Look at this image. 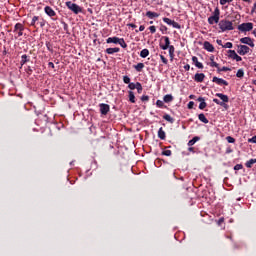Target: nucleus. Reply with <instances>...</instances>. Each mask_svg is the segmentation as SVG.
<instances>
[{"instance_id":"nucleus-14","label":"nucleus","mask_w":256,"mask_h":256,"mask_svg":"<svg viewBox=\"0 0 256 256\" xmlns=\"http://www.w3.org/2000/svg\"><path fill=\"white\" fill-rule=\"evenodd\" d=\"M109 104H100L101 115H107L109 113Z\"/></svg>"},{"instance_id":"nucleus-42","label":"nucleus","mask_w":256,"mask_h":256,"mask_svg":"<svg viewBox=\"0 0 256 256\" xmlns=\"http://www.w3.org/2000/svg\"><path fill=\"white\" fill-rule=\"evenodd\" d=\"M227 3H233V0H220V5H227Z\"/></svg>"},{"instance_id":"nucleus-6","label":"nucleus","mask_w":256,"mask_h":256,"mask_svg":"<svg viewBox=\"0 0 256 256\" xmlns=\"http://www.w3.org/2000/svg\"><path fill=\"white\" fill-rule=\"evenodd\" d=\"M23 31H25V26L21 23H16L14 26V33L17 34L16 39H18V37H23Z\"/></svg>"},{"instance_id":"nucleus-21","label":"nucleus","mask_w":256,"mask_h":256,"mask_svg":"<svg viewBox=\"0 0 256 256\" xmlns=\"http://www.w3.org/2000/svg\"><path fill=\"white\" fill-rule=\"evenodd\" d=\"M158 137L159 139H161L162 141L165 140L166 134H165V130H163V127H161L158 130Z\"/></svg>"},{"instance_id":"nucleus-18","label":"nucleus","mask_w":256,"mask_h":256,"mask_svg":"<svg viewBox=\"0 0 256 256\" xmlns=\"http://www.w3.org/2000/svg\"><path fill=\"white\" fill-rule=\"evenodd\" d=\"M198 101L200 102L199 109L203 110L205 109V107H207V102H205V98L199 97Z\"/></svg>"},{"instance_id":"nucleus-62","label":"nucleus","mask_w":256,"mask_h":256,"mask_svg":"<svg viewBox=\"0 0 256 256\" xmlns=\"http://www.w3.org/2000/svg\"><path fill=\"white\" fill-rule=\"evenodd\" d=\"M253 35H254V37H256V29L255 30H253Z\"/></svg>"},{"instance_id":"nucleus-50","label":"nucleus","mask_w":256,"mask_h":256,"mask_svg":"<svg viewBox=\"0 0 256 256\" xmlns=\"http://www.w3.org/2000/svg\"><path fill=\"white\" fill-rule=\"evenodd\" d=\"M194 105H195V102L190 101V102L188 103V109H193Z\"/></svg>"},{"instance_id":"nucleus-11","label":"nucleus","mask_w":256,"mask_h":256,"mask_svg":"<svg viewBox=\"0 0 256 256\" xmlns=\"http://www.w3.org/2000/svg\"><path fill=\"white\" fill-rule=\"evenodd\" d=\"M212 82L216 83V85H229V82H227V80H224L223 78H218L217 76L213 77Z\"/></svg>"},{"instance_id":"nucleus-22","label":"nucleus","mask_w":256,"mask_h":256,"mask_svg":"<svg viewBox=\"0 0 256 256\" xmlns=\"http://www.w3.org/2000/svg\"><path fill=\"white\" fill-rule=\"evenodd\" d=\"M128 99L130 101V103H135V93L133 91H128Z\"/></svg>"},{"instance_id":"nucleus-12","label":"nucleus","mask_w":256,"mask_h":256,"mask_svg":"<svg viewBox=\"0 0 256 256\" xmlns=\"http://www.w3.org/2000/svg\"><path fill=\"white\" fill-rule=\"evenodd\" d=\"M203 48L205 51H208V53H213V51H215V47L209 41L203 43Z\"/></svg>"},{"instance_id":"nucleus-34","label":"nucleus","mask_w":256,"mask_h":256,"mask_svg":"<svg viewBox=\"0 0 256 256\" xmlns=\"http://www.w3.org/2000/svg\"><path fill=\"white\" fill-rule=\"evenodd\" d=\"M245 75V72L243 71V69H239L236 73V77H238L239 79H241V77H243Z\"/></svg>"},{"instance_id":"nucleus-10","label":"nucleus","mask_w":256,"mask_h":256,"mask_svg":"<svg viewBox=\"0 0 256 256\" xmlns=\"http://www.w3.org/2000/svg\"><path fill=\"white\" fill-rule=\"evenodd\" d=\"M163 39H164V44H160V48L163 51H167V49H169V47L171 46V40H169V37L167 36H164Z\"/></svg>"},{"instance_id":"nucleus-60","label":"nucleus","mask_w":256,"mask_h":256,"mask_svg":"<svg viewBox=\"0 0 256 256\" xmlns=\"http://www.w3.org/2000/svg\"><path fill=\"white\" fill-rule=\"evenodd\" d=\"M210 61H211V62L215 61V56H211V57H210Z\"/></svg>"},{"instance_id":"nucleus-16","label":"nucleus","mask_w":256,"mask_h":256,"mask_svg":"<svg viewBox=\"0 0 256 256\" xmlns=\"http://www.w3.org/2000/svg\"><path fill=\"white\" fill-rule=\"evenodd\" d=\"M192 61L195 64V67L198 69H203V63L199 62V59L196 56L192 57Z\"/></svg>"},{"instance_id":"nucleus-53","label":"nucleus","mask_w":256,"mask_h":256,"mask_svg":"<svg viewBox=\"0 0 256 256\" xmlns=\"http://www.w3.org/2000/svg\"><path fill=\"white\" fill-rule=\"evenodd\" d=\"M217 45L223 47V40H216Z\"/></svg>"},{"instance_id":"nucleus-48","label":"nucleus","mask_w":256,"mask_h":256,"mask_svg":"<svg viewBox=\"0 0 256 256\" xmlns=\"http://www.w3.org/2000/svg\"><path fill=\"white\" fill-rule=\"evenodd\" d=\"M210 67H216V69H219V65L215 61L210 62Z\"/></svg>"},{"instance_id":"nucleus-57","label":"nucleus","mask_w":256,"mask_h":256,"mask_svg":"<svg viewBox=\"0 0 256 256\" xmlns=\"http://www.w3.org/2000/svg\"><path fill=\"white\" fill-rule=\"evenodd\" d=\"M188 151H190V153H195V148L190 146V147L188 148Z\"/></svg>"},{"instance_id":"nucleus-59","label":"nucleus","mask_w":256,"mask_h":256,"mask_svg":"<svg viewBox=\"0 0 256 256\" xmlns=\"http://www.w3.org/2000/svg\"><path fill=\"white\" fill-rule=\"evenodd\" d=\"M129 27H132V29H135L137 27L135 24H129Z\"/></svg>"},{"instance_id":"nucleus-30","label":"nucleus","mask_w":256,"mask_h":256,"mask_svg":"<svg viewBox=\"0 0 256 256\" xmlns=\"http://www.w3.org/2000/svg\"><path fill=\"white\" fill-rule=\"evenodd\" d=\"M168 49H169V55H170V57L173 59V57L175 56V46L170 45V46L168 47Z\"/></svg>"},{"instance_id":"nucleus-47","label":"nucleus","mask_w":256,"mask_h":256,"mask_svg":"<svg viewBox=\"0 0 256 256\" xmlns=\"http://www.w3.org/2000/svg\"><path fill=\"white\" fill-rule=\"evenodd\" d=\"M234 61H237V62H239V61H243V58H241V56H239V55H234Z\"/></svg>"},{"instance_id":"nucleus-32","label":"nucleus","mask_w":256,"mask_h":256,"mask_svg":"<svg viewBox=\"0 0 256 256\" xmlns=\"http://www.w3.org/2000/svg\"><path fill=\"white\" fill-rule=\"evenodd\" d=\"M163 119H165V121H168L169 123H173V117H171V115H169V114H165L164 116H163Z\"/></svg>"},{"instance_id":"nucleus-20","label":"nucleus","mask_w":256,"mask_h":256,"mask_svg":"<svg viewBox=\"0 0 256 256\" xmlns=\"http://www.w3.org/2000/svg\"><path fill=\"white\" fill-rule=\"evenodd\" d=\"M120 49L119 48H107L106 53L108 55H113L114 53H119Z\"/></svg>"},{"instance_id":"nucleus-19","label":"nucleus","mask_w":256,"mask_h":256,"mask_svg":"<svg viewBox=\"0 0 256 256\" xmlns=\"http://www.w3.org/2000/svg\"><path fill=\"white\" fill-rule=\"evenodd\" d=\"M119 37H109L106 40V43H114L115 45H117L119 43Z\"/></svg>"},{"instance_id":"nucleus-54","label":"nucleus","mask_w":256,"mask_h":256,"mask_svg":"<svg viewBox=\"0 0 256 256\" xmlns=\"http://www.w3.org/2000/svg\"><path fill=\"white\" fill-rule=\"evenodd\" d=\"M224 221H225V218H220V219L218 220V225H221L222 223H224Z\"/></svg>"},{"instance_id":"nucleus-64","label":"nucleus","mask_w":256,"mask_h":256,"mask_svg":"<svg viewBox=\"0 0 256 256\" xmlns=\"http://www.w3.org/2000/svg\"><path fill=\"white\" fill-rule=\"evenodd\" d=\"M189 97H190V99H193V95H190Z\"/></svg>"},{"instance_id":"nucleus-24","label":"nucleus","mask_w":256,"mask_h":256,"mask_svg":"<svg viewBox=\"0 0 256 256\" xmlns=\"http://www.w3.org/2000/svg\"><path fill=\"white\" fill-rule=\"evenodd\" d=\"M201 138L198 136H195L193 139L189 140L188 147H193L197 141H199Z\"/></svg>"},{"instance_id":"nucleus-37","label":"nucleus","mask_w":256,"mask_h":256,"mask_svg":"<svg viewBox=\"0 0 256 256\" xmlns=\"http://www.w3.org/2000/svg\"><path fill=\"white\" fill-rule=\"evenodd\" d=\"M39 21V16H34L31 21V26L35 27V24Z\"/></svg>"},{"instance_id":"nucleus-9","label":"nucleus","mask_w":256,"mask_h":256,"mask_svg":"<svg viewBox=\"0 0 256 256\" xmlns=\"http://www.w3.org/2000/svg\"><path fill=\"white\" fill-rule=\"evenodd\" d=\"M163 21L167 25H172V27H174V29H181V25H179V23L175 22V20H171L169 18H163Z\"/></svg>"},{"instance_id":"nucleus-35","label":"nucleus","mask_w":256,"mask_h":256,"mask_svg":"<svg viewBox=\"0 0 256 256\" xmlns=\"http://www.w3.org/2000/svg\"><path fill=\"white\" fill-rule=\"evenodd\" d=\"M223 49H232L233 48V43L227 42L224 45H222Z\"/></svg>"},{"instance_id":"nucleus-3","label":"nucleus","mask_w":256,"mask_h":256,"mask_svg":"<svg viewBox=\"0 0 256 256\" xmlns=\"http://www.w3.org/2000/svg\"><path fill=\"white\" fill-rule=\"evenodd\" d=\"M66 7H68V9L72 11V13H74L75 15H79V13L83 12V9L79 5L71 1L66 2Z\"/></svg>"},{"instance_id":"nucleus-2","label":"nucleus","mask_w":256,"mask_h":256,"mask_svg":"<svg viewBox=\"0 0 256 256\" xmlns=\"http://www.w3.org/2000/svg\"><path fill=\"white\" fill-rule=\"evenodd\" d=\"M218 27L222 33H225V31H233L235 29L233 27V22L229 20H221L218 24Z\"/></svg>"},{"instance_id":"nucleus-29","label":"nucleus","mask_w":256,"mask_h":256,"mask_svg":"<svg viewBox=\"0 0 256 256\" xmlns=\"http://www.w3.org/2000/svg\"><path fill=\"white\" fill-rule=\"evenodd\" d=\"M134 68L136 69V71H138L139 73H141V71H143V69L145 68V64H143V63H138L137 65L134 66Z\"/></svg>"},{"instance_id":"nucleus-41","label":"nucleus","mask_w":256,"mask_h":256,"mask_svg":"<svg viewBox=\"0 0 256 256\" xmlns=\"http://www.w3.org/2000/svg\"><path fill=\"white\" fill-rule=\"evenodd\" d=\"M171 150H164L163 152H162V155H165L166 157H171Z\"/></svg>"},{"instance_id":"nucleus-26","label":"nucleus","mask_w":256,"mask_h":256,"mask_svg":"<svg viewBox=\"0 0 256 256\" xmlns=\"http://www.w3.org/2000/svg\"><path fill=\"white\" fill-rule=\"evenodd\" d=\"M118 45L122 47V49H127V43L125 42V39L119 38Z\"/></svg>"},{"instance_id":"nucleus-17","label":"nucleus","mask_w":256,"mask_h":256,"mask_svg":"<svg viewBox=\"0 0 256 256\" xmlns=\"http://www.w3.org/2000/svg\"><path fill=\"white\" fill-rule=\"evenodd\" d=\"M146 17H148V19H155V18L159 17V13L152 12V11H147L146 12Z\"/></svg>"},{"instance_id":"nucleus-43","label":"nucleus","mask_w":256,"mask_h":256,"mask_svg":"<svg viewBox=\"0 0 256 256\" xmlns=\"http://www.w3.org/2000/svg\"><path fill=\"white\" fill-rule=\"evenodd\" d=\"M160 59H161L162 63H164V65H167V63H169L167 58H165V56H163V55H160Z\"/></svg>"},{"instance_id":"nucleus-38","label":"nucleus","mask_w":256,"mask_h":256,"mask_svg":"<svg viewBox=\"0 0 256 256\" xmlns=\"http://www.w3.org/2000/svg\"><path fill=\"white\" fill-rule=\"evenodd\" d=\"M137 87V83H129L128 84V89H130V91L135 90Z\"/></svg>"},{"instance_id":"nucleus-49","label":"nucleus","mask_w":256,"mask_h":256,"mask_svg":"<svg viewBox=\"0 0 256 256\" xmlns=\"http://www.w3.org/2000/svg\"><path fill=\"white\" fill-rule=\"evenodd\" d=\"M218 71H219V73H221V71H231V69H229L228 67H222L221 69L220 68H218Z\"/></svg>"},{"instance_id":"nucleus-31","label":"nucleus","mask_w":256,"mask_h":256,"mask_svg":"<svg viewBox=\"0 0 256 256\" xmlns=\"http://www.w3.org/2000/svg\"><path fill=\"white\" fill-rule=\"evenodd\" d=\"M135 89H137V92L139 94L143 93V86L141 85L140 82H136V88Z\"/></svg>"},{"instance_id":"nucleus-63","label":"nucleus","mask_w":256,"mask_h":256,"mask_svg":"<svg viewBox=\"0 0 256 256\" xmlns=\"http://www.w3.org/2000/svg\"><path fill=\"white\" fill-rule=\"evenodd\" d=\"M64 28L67 29V24L64 23Z\"/></svg>"},{"instance_id":"nucleus-56","label":"nucleus","mask_w":256,"mask_h":256,"mask_svg":"<svg viewBox=\"0 0 256 256\" xmlns=\"http://www.w3.org/2000/svg\"><path fill=\"white\" fill-rule=\"evenodd\" d=\"M48 67H51L52 69H55V64H53V62H49Z\"/></svg>"},{"instance_id":"nucleus-51","label":"nucleus","mask_w":256,"mask_h":256,"mask_svg":"<svg viewBox=\"0 0 256 256\" xmlns=\"http://www.w3.org/2000/svg\"><path fill=\"white\" fill-rule=\"evenodd\" d=\"M249 143H256V135L248 140Z\"/></svg>"},{"instance_id":"nucleus-52","label":"nucleus","mask_w":256,"mask_h":256,"mask_svg":"<svg viewBox=\"0 0 256 256\" xmlns=\"http://www.w3.org/2000/svg\"><path fill=\"white\" fill-rule=\"evenodd\" d=\"M141 101H149V96L143 95V96L141 97Z\"/></svg>"},{"instance_id":"nucleus-28","label":"nucleus","mask_w":256,"mask_h":256,"mask_svg":"<svg viewBox=\"0 0 256 256\" xmlns=\"http://www.w3.org/2000/svg\"><path fill=\"white\" fill-rule=\"evenodd\" d=\"M199 121H201L202 123H209V120L207 119V117H205V114H199L198 115Z\"/></svg>"},{"instance_id":"nucleus-39","label":"nucleus","mask_w":256,"mask_h":256,"mask_svg":"<svg viewBox=\"0 0 256 256\" xmlns=\"http://www.w3.org/2000/svg\"><path fill=\"white\" fill-rule=\"evenodd\" d=\"M123 82L126 85H129V83H131V78H129V76H123Z\"/></svg>"},{"instance_id":"nucleus-1","label":"nucleus","mask_w":256,"mask_h":256,"mask_svg":"<svg viewBox=\"0 0 256 256\" xmlns=\"http://www.w3.org/2000/svg\"><path fill=\"white\" fill-rule=\"evenodd\" d=\"M216 97H219V99H221L222 102L219 101V99L214 98L213 103H216V105H220V107H224L225 109H227L226 103H229V96L223 93H216Z\"/></svg>"},{"instance_id":"nucleus-61","label":"nucleus","mask_w":256,"mask_h":256,"mask_svg":"<svg viewBox=\"0 0 256 256\" xmlns=\"http://www.w3.org/2000/svg\"><path fill=\"white\" fill-rule=\"evenodd\" d=\"M244 1L245 3H251V0H242Z\"/></svg>"},{"instance_id":"nucleus-33","label":"nucleus","mask_w":256,"mask_h":256,"mask_svg":"<svg viewBox=\"0 0 256 256\" xmlns=\"http://www.w3.org/2000/svg\"><path fill=\"white\" fill-rule=\"evenodd\" d=\"M235 55H237V52H235V50H228V57H230V59H234Z\"/></svg>"},{"instance_id":"nucleus-8","label":"nucleus","mask_w":256,"mask_h":256,"mask_svg":"<svg viewBox=\"0 0 256 256\" xmlns=\"http://www.w3.org/2000/svg\"><path fill=\"white\" fill-rule=\"evenodd\" d=\"M240 43H243V45H249V47H255V42L251 37H244L240 39Z\"/></svg>"},{"instance_id":"nucleus-4","label":"nucleus","mask_w":256,"mask_h":256,"mask_svg":"<svg viewBox=\"0 0 256 256\" xmlns=\"http://www.w3.org/2000/svg\"><path fill=\"white\" fill-rule=\"evenodd\" d=\"M220 15L221 11H219V8H215L213 15L208 18L209 25H215V23H219Z\"/></svg>"},{"instance_id":"nucleus-44","label":"nucleus","mask_w":256,"mask_h":256,"mask_svg":"<svg viewBox=\"0 0 256 256\" xmlns=\"http://www.w3.org/2000/svg\"><path fill=\"white\" fill-rule=\"evenodd\" d=\"M226 141H228L229 143H235V138H233L231 136H227Z\"/></svg>"},{"instance_id":"nucleus-27","label":"nucleus","mask_w":256,"mask_h":256,"mask_svg":"<svg viewBox=\"0 0 256 256\" xmlns=\"http://www.w3.org/2000/svg\"><path fill=\"white\" fill-rule=\"evenodd\" d=\"M255 163H256V159H250L249 161H247V162L245 163V165H246V167H247L248 169H251V167H253V165H255Z\"/></svg>"},{"instance_id":"nucleus-15","label":"nucleus","mask_w":256,"mask_h":256,"mask_svg":"<svg viewBox=\"0 0 256 256\" xmlns=\"http://www.w3.org/2000/svg\"><path fill=\"white\" fill-rule=\"evenodd\" d=\"M44 11H45L46 15H48L49 17H55V15H56L55 10H53V8H51L50 6H46L44 8Z\"/></svg>"},{"instance_id":"nucleus-45","label":"nucleus","mask_w":256,"mask_h":256,"mask_svg":"<svg viewBox=\"0 0 256 256\" xmlns=\"http://www.w3.org/2000/svg\"><path fill=\"white\" fill-rule=\"evenodd\" d=\"M156 105H157V107H159L161 109V108H163L164 103L161 100H157Z\"/></svg>"},{"instance_id":"nucleus-23","label":"nucleus","mask_w":256,"mask_h":256,"mask_svg":"<svg viewBox=\"0 0 256 256\" xmlns=\"http://www.w3.org/2000/svg\"><path fill=\"white\" fill-rule=\"evenodd\" d=\"M164 103H171L173 101V95L167 94L163 97Z\"/></svg>"},{"instance_id":"nucleus-46","label":"nucleus","mask_w":256,"mask_h":256,"mask_svg":"<svg viewBox=\"0 0 256 256\" xmlns=\"http://www.w3.org/2000/svg\"><path fill=\"white\" fill-rule=\"evenodd\" d=\"M149 31H150V33H156L157 32V28L155 27V26H150L149 27Z\"/></svg>"},{"instance_id":"nucleus-13","label":"nucleus","mask_w":256,"mask_h":256,"mask_svg":"<svg viewBox=\"0 0 256 256\" xmlns=\"http://www.w3.org/2000/svg\"><path fill=\"white\" fill-rule=\"evenodd\" d=\"M194 81H196V83H203V81H205V74L196 73L194 76Z\"/></svg>"},{"instance_id":"nucleus-40","label":"nucleus","mask_w":256,"mask_h":256,"mask_svg":"<svg viewBox=\"0 0 256 256\" xmlns=\"http://www.w3.org/2000/svg\"><path fill=\"white\" fill-rule=\"evenodd\" d=\"M241 169H243V165L242 164H236L234 166V171H241Z\"/></svg>"},{"instance_id":"nucleus-36","label":"nucleus","mask_w":256,"mask_h":256,"mask_svg":"<svg viewBox=\"0 0 256 256\" xmlns=\"http://www.w3.org/2000/svg\"><path fill=\"white\" fill-rule=\"evenodd\" d=\"M27 61H29V60L27 59V54H23V55L21 56V64H22V65H25V63H27Z\"/></svg>"},{"instance_id":"nucleus-25","label":"nucleus","mask_w":256,"mask_h":256,"mask_svg":"<svg viewBox=\"0 0 256 256\" xmlns=\"http://www.w3.org/2000/svg\"><path fill=\"white\" fill-rule=\"evenodd\" d=\"M140 57H142V59L149 57V49L145 48V49L141 50Z\"/></svg>"},{"instance_id":"nucleus-5","label":"nucleus","mask_w":256,"mask_h":256,"mask_svg":"<svg viewBox=\"0 0 256 256\" xmlns=\"http://www.w3.org/2000/svg\"><path fill=\"white\" fill-rule=\"evenodd\" d=\"M238 31H240L241 33H247L249 31H253V23L246 22L238 25Z\"/></svg>"},{"instance_id":"nucleus-55","label":"nucleus","mask_w":256,"mask_h":256,"mask_svg":"<svg viewBox=\"0 0 256 256\" xmlns=\"http://www.w3.org/2000/svg\"><path fill=\"white\" fill-rule=\"evenodd\" d=\"M184 69H185V71H189V69H191V66H190L189 64H186V65L184 66Z\"/></svg>"},{"instance_id":"nucleus-58","label":"nucleus","mask_w":256,"mask_h":256,"mask_svg":"<svg viewBox=\"0 0 256 256\" xmlns=\"http://www.w3.org/2000/svg\"><path fill=\"white\" fill-rule=\"evenodd\" d=\"M139 31H145V26H144V25H141V26L139 27Z\"/></svg>"},{"instance_id":"nucleus-7","label":"nucleus","mask_w":256,"mask_h":256,"mask_svg":"<svg viewBox=\"0 0 256 256\" xmlns=\"http://www.w3.org/2000/svg\"><path fill=\"white\" fill-rule=\"evenodd\" d=\"M251 49L247 45H238L237 53L238 55H247Z\"/></svg>"}]
</instances>
